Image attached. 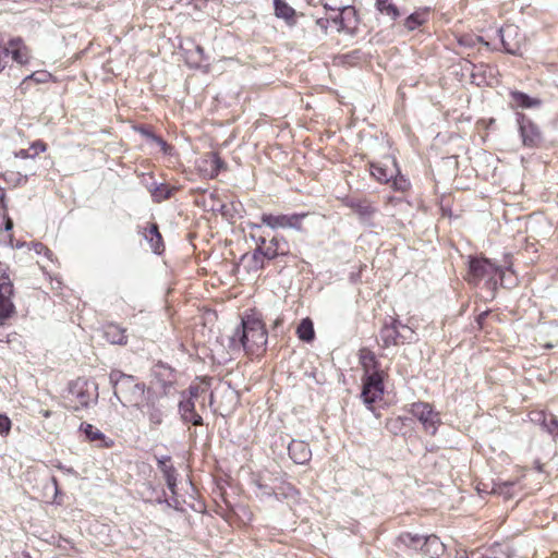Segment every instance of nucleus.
Instances as JSON below:
<instances>
[{
	"label": "nucleus",
	"instance_id": "obj_46",
	"mask_svg": "<svg viewBox=\"0 0 558 558\" xmlns=\"http://www.w3.org/2000/svg\"><path fill=\"white\" fill-rule=\"evenodd\" d=\"M486 316H487V311H484L480 316H478V324L481 326H483L485 319H486Z\"/></svg>",
	"mask_w": 558,
	"mask_h": 558
},
{
	"label": "nucleus",
	"instance_id": "obj_54",
	"mask_svg": "<svg viewBox=\"0 0 558 558\" xmlns=\"http://www.w3.org/2000/svg\"><path fill=\"white\" fill-rule=\"evenodd\" d=\"M25 557H26V558H31V556H29V555H26Z\"/></svg>",
	"mask_w": 558,
	"mask_h": 558
},
{
	"label": "nucleus",
	"instance_id": "obj_15",
	"mask_svg": "<svg viewBox=\"0 0 558 558\" xmlns=\"http://www.w3.org/2000/svg\"><path fill=\"white\" fill-rule=\"evenodd\" d=\"M518 123L522 140H534L541 136V130L531 119L524 114H519Z\"/></svg>",
	"mask_w": 558,
	"mask_h": 558
},
{
	"label": "nucleus",
	"instance_id": "obj_30",
	"mask_svg": "<svg viewBox=\"0 0 558 558\" xmlns=\"http://www.w3.org/2000/svg\"><path fill=\"white\" fill-rule=\"evenodd\" d=\"M514 482H502V483H494L493 488L490 489V494L502 495L505 498L512 497V490L514 487Z\"/></svg>",
	"mask_w": 558,
	"mask_h": 558
},
{
	"label": "nucleus",
	"instance_id": "obj_9",
	"mask_svg": "<svg viewBox=\"0 0 558 558\" xmlns=\"http://www.w3.org/2000/svg\"><path fill=\"white\" fill-rule=\"evenodd\" d=\"M145 416H147L151 428H156L163 422L165 412L162 407L149 397L145 398V402L137 408Z\"/></svg>",
	"mask_w": 558,
	"mask_h": 558
},
{
	"label": "nucleus",
	"instance_id": "obj_51",
	"mask_svg": "<svg viewBox=\"0 0 558 558\" xmlns=\"http://www.w3.org/2000/svg\"><path fill=\"white\" fill-rule=\"evenodd\" d=\"M332 8L333 7H330V4H325V9H327V10H331L332 11Z\"/></svg>",
	"mask_w": 558,
	"mask_h": 558
},
{
	"label": "nucleus",
	"instance_id": "obj_13",
	"mask_svg": "<svg viewBox=\"0 0 558 558\" xmlns=\"http://www.w3.org/2000/svg\"><path fill=\"white\" fill-rule=\"evenodd\" d=\"M500 39L506 52L517 54L520 51V43L518 40H508L518 35V29L513 25L500 28Z\"/></svg>",
	"mask_w": 558,
	"mask_h": 558
},
{
	"label": "nucleus",
	"instance_id": "obj_3",
	"mask_svg": "<svg viewBox=\"0 0 558 558\" xmlns=\"http://www.w3.org/2000/svg\"><path fill=\"white\" fill-rule=\"evenodd\" d=\"M399 541L410 548L422 550L423 554L430 558H440L445 551V545L436 535L422 536L418 534L402 533L399 536Z\"/></svg>",
	"mask_w": 558,
	"mask_h": 558
},
{
	"label": "nucleus",
	"instance_id": "obj_35",
	"mask_svg": "<svg viewBox=\"0 0 558 558\" xmlns=\"http://www.w3.org/2000/svg\"><path fill=\"white\" fill-rule=\"evenodd\" d=\"M397 331L393 327H385L381 330V338L386 345L395 343Z\"/></svg>",
	"mask_w": 558,
	"mask_h": 558
},
{
	"label": "nucleus",
	"instance_id": "obj_5",
	"mask_svg": "<svg viewBox=\"0 0 558 558\" xmlns=\"http://www.w3.org/2000/svg\"><path fill=\"white\" fill-rule=\"evenodd\" d=\"M307 214H292V215H270L263 214L262 222L271 229H295L302 230V221Z\"/></svg>",
	"mask_w": 558,
	"mask_h": 558
},
{
	"label": "nucleus",
	"instance_id": "obj_47",
	"mask_svg": "<svg viewBox=\"0 0 558 558\" xmlns=\"http://www.w3.org/2000/svg\"><path fill=\"white\" fill-rule=\"evenodd\" d=\"M159 143H160V146H161V150H162L163 153H168V148H169V146H168L167 142H166V141H162V142H159Z\"/></svg>",
	"mask_w": 558,
	"mask_h": 558
},
{
	"label": "nucleus",
	"instance_id": "obj_6",
	"mask_svg": "<svg viewBox=\"0 0 558 558\" xmlns=\"http://www.w3.org/2000/svg\"><path fill=\"white\" fill-rule=\"evenodd\" d=\"M332 11H338L335 16H329V20H331V22L336 25L337 31L353 34L357 27V16L355 9L351 5H344L332 8Z\"/></svg>",
	"mask_w": 558,
	"mask_h": 558
},
{
	"label": "nucleus",
	"instance_id": "obj_42",
	"mask_svg": "<svg viewBox=\"0 0 558 558\" xmlns=\"http://www.w3.org/2000/svg\"><path fill=\"white\" fill-rule=\"evenodd\" d=\"M204 389L201 388L199 386H191L190 389H189V393H190V397L189 399H191L192 401L194 399H196L201 392H203Z\"/></svg>",
	"mask_w": 558,
	"mask_h": 558
},
{
	"label": "nucleus",
	"instance_id": "obj_52",
	"mask_svg": "<svg viewBox=\"0 0 558 558\" xmlns=\"http://www.w3.org/2000/svg\"><path fill=\"white\" fill-rule=\"evenodd\" d=\"M265 243H266L265 239H260V244H265Z\"/></svg>",
	"mask_w": 558,
	"mask_h": 558
},
{
	"label": "nucleus",
	"instance_id": "obj_25",
	"mask_svg": "<svg viewBox=\"0 0 558 558\" xmlns=\"http://www.w3.org/2000/svg\"><path fill=\"white\" fill-rule=\"evenodd\" d=\"M27 148H21L15 153V157L26 159V158H35L40 153L46 150V145L43 142H27Z\"/></svg>",
	"mask_w": 558,
	"mask_h": 558
},
{
	"label": "nucleus",
	"instance_id": "obj_40",
	"mask_svg": "<svg viewBox=\"0 0 558 558\" xmlns=\"http://www.w3.org/2000/svg\"><path fill=\"white\" fill-rule=\"evenodd\" d=\"M135 132L138 133L140 136L150 138V140H161L160 137L154 136L148 129L144 126L135 128Z\"/></svg>",
	"mask_w": 558,
	"mask_h": 558
},
{
	"label": "nucleus",
	"instance_id": "obj_38",
	"mask_svg": "<svg viewBox=\"0 0 558 558\" xmlns=\"http://www.w3.org/2000/svg\"><path fill=\"white\" fill-rule=\"evenodd\" d=\"M169 194H170L169 189H167L166 186H160V187H157V189L154 191L153 196H154L157 201H161V199H165V198L169 197Z\"/></svg>",
	"mask_w": 558,
	"mask_h": 558
},
{
	"label": "nucleus",
	"instance_id": "obj_48",
	"mask_svg": "<svg viewBox=\"0 0 558 558\" xmlns=\"http://www.w3.org/2000/svg\"><path fill=\"white\" fill-rule=\"evenodd\" d=\"M41 414H43V416H44V417L48 418V417H50V416H51V411H49V410H43V411H41Z\"/></svg>",
	"mask_w": 558,
	"mask_h": 558
},
{
	"label": "nucleus",
	"instance_id": "obj_39",
	"mask_svg": "<svg viewBox=\"0 0 558 558\" xmlns=\"http://www.w3.org/2000/svg\"><path fill=\"white\" fill-rule=\"evenodd\" d=\"M281 490L282 492H275V496L277 498H279L280 495H282L283 497L288 498V497H293L296 493V490L291 487V486H286V487H281Z\"/></svg>",
	"mask_w": 558,
	"mask_h": 558
},
{
	"label": "nucleus",
	"instance_id": "obj_19",
	"mask_svg": "<svg viewBox=\"0 0 558 558\" xmlns=\"http://www.w3.org/2000/svg\"><path fill=\"white\" fill-rule=\"evenodd\" d=\"M531 420L539 423L553 436H558V420L553 414L546 415L543 412H535Z\"/></svg>",
	"mask_w": 558,
	"mask_h": 558
},
{
	"label": "nucleus",
	"instance_id": "obj_20",
	"mask_svg": "<svg viewBox=\"0 0 558 558\" xmlns=\"http://www.w3.org/2000/svg\"><path fill=\"white\" fill-rule=\"evenodd\" d=\"M507 287L512 283V271L508 268L493 267L490 263V283Z\"/></svg>",
	"mask_w": 558,
	"mask_h": 558
},
{
	"label": "nucleus",
	"instance_id": "obj_4",
	"mask_svg": "<svg viewBox=\"0 0 558 558\" xmlns=\"http://www.w3.org/2000/svg\"><path fill=\"white\" fill-rule=\"evenodd\" d=\"M411 413L423 425L426 433L434 435L440 424L439 413L435 412L430 404L416 402L411 407Z\"/></svg>",
	"mask_w": 558,
	"mask_h": 558
},
{
	"label": "nucleus",
	"instance_id": "obj_1",
	"mask_svg": "<svg viewBox=\"0 0 558 558\" xmlns=\"http://www.w3.org/2000/svg\"><path fill=\"white\" fill-rule=\"evenodd\" d=\"M267 342V332L263 323L255 317L242 319L239 327L231 337L233 348H242L246 353L253 354L262 350Z\"/></svg>",
	"mask_w": 558,
	"mask_h": 558
},
{
	"label": "nucleus",
	"instance_id": "obj_24",
	"mask_svg": "<svg viewBox=\"0 0 558 558\" xmlns=\"http://www.w3.org/2000/svg\"><path fill=\"white\" fill-rule=\"evenodd\" d=\"M275 14L289 24H294L295 10L283 0H274Z\"/></svg>",
	"mask_w": 558,
	"mask_h": 558
},
{
	"label": "nucleus",
	"instance_id": "obj_26",
	"mask_svg": "<svg viewBox=\"0 0 558 558\" xmlns=\"http://www.w3.org/2000/svg\"><path fill=\"white\" fill-rule=\"evenodd\" d=\"M86 436V438L90 441L100 440L104 442L105 447H110L112 445V440L109 442L106 441L105 435L95 426L88 423H82L80 428Z\"/></svg>",
	"mask_w": 558,
	"mask_h": 558
},
{
	"label": "nucleus",
	"instance_id": "obj_10",
	"mask_svg": "<svg viewBox=\"0 0 558 558\" xmlns=\"http://www.w3.org/2000/svg\"><path fill=\"white\" fill-rule=\"evenodd\" d=\"M399 173L393 158H387L384 162L372 163V174L380 183H388Z\"/></svg>",
	"mask_w": 558,
	"mask_h": 558
},
{
	"label": "nucleus",
	"instance_id": "obj_43",
	"mask_svg": "<svg viewBox=\"0 0 558 558\" xmlns=\"http://www.w3.org/2000/svg\"><path fill=\"white\" fill-rule=\"evenodd\" d=\"M194 53L198 56V58L195 60V63L199 65L204 60V49L201 46H195Z\"/></svg>",
	"mask_w": 558,
	"mask_h": 558
},
{
	"label": "nucleus",
	"instance_id": "obj_7",
	"mask_svg": "<svg viewBox=\"0 0 558 558\" xmlns=\"http://www.w3.org/2000/svg\"><path fill=\"white\" fill-rule=\"evenodd\" d=\"M383 379L379 373L374 372L367 375L362 390V398L365 403L372 404L383 395Z\"/></svg>",
	"mask_w": 558,
	"mask_h": 558
},
{
	"label": "nucleus",
	"instance_id": "obj_27",
	"mask_svg": "<svg viewBox=\"0 0 558 558\" xmlns=\"http://www.w3.org/2000/svg\"><path fill=\"white\" fill-rule=\"evenodd\" d=\"M375 7L381 14L389 16L392 21L400 16V11L392 0H376Z\"/></svg>",
	"mask_w": 558,
	"mask_h": 558
},
{
	"label": "nucleus",
	"instance_id": "obj_21",
	"mask_svg": "<svg viewBox=\"0 0 558 558\" xmlns=\"http://www.w3.org/2000/svg\"><path fill=\"white\" fill-rule=\"evenodd\" d=\"M104 336L107 339V341L112 344L122 345L126 343L125 330L118 325L110 324L106 326Z\"/></svg>",
	"mask_w": 558,
	"mask_h": 558
},
{
	"label": "nucleus",
	"instance_id": "obj_53",
	"mask_svg": "<svg viewBox=\"0 0 558 558\" xmlns=\"http://www.w3.org/2000/svg\"><path fill=\"white\" fill-rule=\"evenodd\" d=\"M10 228H11V222H8L7 229H10Z\"/></svg>",
	"mask_w": 558,
	"mask_h": 558
},
{
	"label": "nucleus",
	"instance_id": "obj_31",
	"mask_svg": "<svg viewBox=\"0 0 558 558\" xmlns=\"http://www.w3.org/2000/svg\"><path fill=\"white\" fill-rule=\"evenodd\" d=\"M206 163H209L210 169H205V171H208L209 177L214 178L216 177L219 171L225 168L223 161L218 157L217 154H211L208 156L207 159L204 160Z\"/></svg>",
	"mask_w": 558,
	"mask_h": 558
},
{
	"label": "nucleus",
	"instance_id": "obj_34",
	"mask_svg": "<svg viewBox=\"0 0 558 558\" xmlns=\"http://www.w3.org/2000/svg\"><path fill=\"white\" fill-rule=\"evenodd\" d=\"M392 187L397 191H405L410 186V182L400 172L391 179Z\"/></svg>",
	"mask_w": 558,
	"mask_h": 558
},
{
	"label": "nucleus",
	"instance_id": "obj_28",
	"mask_svg": "<svg viewBox=\"0 0 558 558\" xmlns=\"http://www.w3.org/2000/svg\"><path fill=\"white\" fill-rule=\"evenodd\" d=\"M51 78V74L47 71H37L27 75L21 83V88L26 90L34 82L36 84L47 83Z\"/></svg>",
	"mask_w": 558,
	"mask_h": 558
},
{
	"label": "nucleus",
	"instance_id": "obj_41",
	"mask_svg": "<svg viewBox=\"0 0 558 558\" xmlns=\"http://www.w3.org/2000/svg\"><path fill=\"white\" fill-rule=\"evenodd\" d=\"M486 551H487V548L483 547L481 549L471 551L470 554L466 555V558H487Z\"/></svg>",
	"mask_w": 558,
	"mask_h": 558
},
{
	"label": "nucleus",
	"instance_id": "obj_29",
	"mask_svg": "<svg viewBox=\"0 0 558 558\" xmlns=\"http://www.w3.org/2000/svg\"><path fill=\"white\" fill-rule=\"evenodd\" d=\"M299 338L305 342H311L315 337L313 322L310 318H304L296 329Z\"/></svg>",
	"mask_w": 558,
	"mask_h": 558
},
{
	"label": "nucleus",
	"instance_id": "obj_50",
	"mask_svg": "<svg viewBox=\"0 0 558 558\" xmlns=\"http://www.w3.org/2000/svg\"><path fill=\"white\" fill-rule=\"evenodd\" d=\"M466 555H468V553H466V551H463V553H462V554H460V555H459V557H457V558H466Z\"/></svg>",
	"mask_w": 558,
	"mask_h": 558
},
{
	"label": "nucleus",
	"instance_id": "obj_22",
	"mask_svg": "<svg viewBox=\"0 0 558 558\" xmlns=\"http://www.w3.org/2000/svg\"><path fill=\"white\" fill-rule=\"evenodd\" d=\"M511 105L518 108H534L541 105V100L532 98L529 95L520 92H511Z\"/></svg>",
	"mask_w": 558,
	"mask_h": 558
},
{
	"label": "nucleus",
	"instance_id": "obj_33",
	"mask_svg": "<svg viewBox=\"0 0 558 558\" xmlns=\"http://www.w3.org/2000/svg\"><path fill=\"white\" fill-rule=\"evenodd\" d=\"M360 360L365 372L368 373L375 360L374 354L368 350H361Z\"/></svg>",
	"mask_w": 558,
	"mask_h": 558
},
{
	"label": "nucleus",
	"instance_id": "obj_37",
	"mask_svg": "<svg viewBox=\"0 0 558 558\" xmlns=\"http://www.w3.org/2000/svg\"><path fill=\"white\" fill-rule=\"evenodd\" d=\"M9 60V50L5 46L0 45V72L4 70Z\"/></svg>",
	"mask_w": 558,
	"mask_h": 558
},
{
	"label": "nucleus",
	"instance_id": "obj_36",
	"mask_svg": "<svg viewBox=\"0 0 558 558\" xmlns=\"http://www.w3.org/2000/svg\"><path fill=\"white\" fill-rule=\"evenodd\" d=\"M11 426V420L4 414H0V435L7 437L10 434Z\"/></svg>",
	"mask_w": 558,
	"mask_h": 558
},
{
	"label": "nucleus",
	"instance_id": "obj_14",
	"mask_svg": "<svg viewBox=\"0 0 558 558\" xmlns=\"http://www.w3.org/2000/svg\"><path fill=\"white\" fill-rule=\"evenodd\" d=\"M179 411L184 422H191L193 425H202L203 418L195 412V402L191 399L182 400L179 403Z\"/></svg>",
	"mask_w": 558,
	"mask_h": 558
},
{
	"label": "nucleus",
	"instance_id": "obj_11",
	"mask_svg": "<svg viewBox=\"0 0 558 558\" xmlns=\"http://www.w3.org/2000/svg\"><path fill=\"white\" fill-rule=\"evenodd\" d=\"M290 458L296 464H305L312 458V451L306 442L303 440L293 439L288 447Z\"/></svg>",
	"mask_w": 558,
	"mask_h": 558
},
{
	"label": "nucleus",
	"instance_id": "obj_12",
	"mask_svg": "<svg viewBox=\"0 0 558 558\" xmlns=\"http://www.w3.org/2000/svg\"><path fill=\"white\" fill-rule=\"evenodd\" d=\"M5 48L9 50V57L11 56L19 64H26L29 61V50L21 38L11 39Z\"/></svg>",
	"mask_w": 558,
	"mask_h": 558
},
{
	"label": "nucleus",
	"instance_id": "obj_32",
	"mask_svg": "<svg viewBox=\"0 0 558 558\" xmlns=\"http://www.w3.org/2000/svg\"><path fill=\"white\" fill-rule=\"evenodd\" d=\"M425 22V13L415 12L408 16L404 21V26L409 31H414Z\"/></svg>",
	"mask_w": 558,
	"mask_h": 558
},
{
	"label": "nucleus",
	"instance_id": "obj_49",
	"mask_svg": "<svg viewBox=\"0 0 558 558\" xmlns=\"http://www.w3.org/2000/svg\"><path fill=\"white\" fill-rule=\"evenodd\" d=\"M167 480H168V485L171 487V486H172V483H171V476H170V474H167Z\"/></svg>",
	"mask_w": 558,
	"mask_h": 558
},
{
	"label": "nucleus",
	"instance_id": "obj_8",
	"mask_svg": "<svg viewBox=\"0 0 558 558\" xmlns=\"http://www.w3.org/2000/svg\"><path fill=\"white\" fill-rule=\"evenodd\" d=\"M13 293V286L9 277H0V319L8 318L14 311V305L11 301Z\"/></svg>",
	"mask_w": 558,
	"mask_h": 558
},
{
	"label": "nucleus",
	"instance_id": "obj_23",
	"mask_svg": "<svg viewBox=\"0 0 558 558\" xmlns=\"http://www.w3.org/2000/svg\"><path fill=\"white\" fill-rule=\"evenodd\" d=\"M286 253L287 243L278 238H272L265 250H262V254L268 259H272L278 255H284Z\"/></svg>",
	"mask_w": 558,
	"mask_h": 558
},
{
	"label": "nucleus",
	"instance_id": "obj_45",
	"mask_svg": "<svg viewBox=\"0 0 558 558\" xmlns=\"http://www.w3.org/2000/svg\"><path fill=\"white\" fill-rule=\"evenodd\" d=\"M34 250L37 254H40L43 251H46L47 253H49V251L41 243H35Z\"/></svg>",
	"mask_w": 558,
	"mask_h": 558
},
{
	"label": "nucleus",
	"instance_id": "obj_2",
	"mask_svg": "<svg viewBox=\"0 0 558 558\" xmlns=\"http://www.w3.org/2000/svg\"><path fill=\"white\" fill-rule=\"evenodd\" d=\"M109 380L114 389V397L123 407L133 405L138 408L145 396V386L134 380L131 375H125L120 371H111Z\"/></svg>",
	"mask_w": 558,
	"mask_h": 558
},
{
	"label": "nucleus",
	"instance_id": "obj_17",
	"mask_svg": "<svg viewBox=\"0 0 558 558\" xmlns=\"http://www.w3.org/2000/svg\"><path fill=\"white\" fill-rule=\"evenodd\" d=\"M143 235L148 241L150 248L155 253L160 254L163 245L162 238L159 233L157 225L150 223L148 227H146L143 231Z\"/></svg>",
	"mask_w": 558,
	"mask_h": 558
},
{
	"label": "nucleus",
	"instance_id": "obj_18",
	"mask_svg": "<svg viewBox=\"0 0 558 558\" xmlns=\"http://www.w3.org/2000/svg\"><path fill=\"white\" fill-rule=\"evenodd\" d=\"M486 274V259L472 258L469 265L468 281L476 284Z\"/></svg>",
	"mask_w": 558,
	"mask_h": 558
},
{
	"label": "nucleus",
	"instance_id": "obj_16",
	"mask_svg": "<svg viewBox=\"0 0 558 558\" xmlns=\"http://www.w3.org/2000/svg\"><path fill=\"white\" fill-rule=\"evenodd\" d=\"M264 258L265 256L262 254V246L258 245V248H256L251 255L245 254L242 256L241 265L247 271H257L258 269L263 268Z\"/></svg>",
	"mask_w": 558,
	"mask_h": 558
},
{
	"label": "nucleus",
	"instance_id": "obj_44",
	"mask_svg": "<svg viewBox=\"0 0 558 558\" xmlns=\"http://www.w3.org/2000/svg\"><path fill=\"white\" fill-rule=\"evenodd\" d=\"M329 23V17L327 19H318L316 21V24L323 29V31H326L327 29V25Z\"/></svg>",
	"mask_w": 558,
	"mask_h": 558
}]
</instances>
